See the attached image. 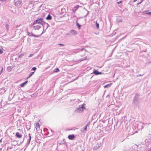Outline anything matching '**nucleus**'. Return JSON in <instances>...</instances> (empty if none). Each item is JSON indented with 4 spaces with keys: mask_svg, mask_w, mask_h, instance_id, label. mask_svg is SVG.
<instances>
[{
    "mask_svg": "<svg viewBox=\"0 0 151 151\" xmlns=\"http://www.w3.org/2000/svg\"><path fill=\"white\" fill-rule=\"evenodd\" d=\"M43 18H38L34 22L32 25H34L36 24H40L42 25H46L47 27L48 25L43 21Z\"/></svg>",
    "mask_w": 151,
    "mask_h": 151,
    "instance_id": "nucleus-1",
    "label": "nucleus"
},
{
    "mask_svg": "<svg viewBox=\"0 0 151 151\" xmlns=\"http://www.w3.org/2000/svg\"><path fill=\"white\" fill-rule=\"evenodd\" d=\"M139 95L138 94H136L134 97L133 103L134 104L137 105L139 102Z\"/></svg>",
    "mask_w": 151,
    "mask_h": 151,
    "instance_id": "nucleus-2",
    "label": "nucleus"
},
{
    "mask_svg": "<svg viewBox=\"0 0 151 151\" xmlns=\"http://www.w3.org/2000/svg\"><path fill=\"white\" fill-rule=\"evenodd\" d=\"M84 109L85 108L83 105H81L79 106L78 107L76 108L75 110L77 112H80L83 111Z\"/></svg>",
    "mask_w": 151,
    "mask_h": 151,
    "instance_id": "nucleus-3",
    "label": "nucleus"
},
{
    "mask_svg": "<svg viewBox=\"0 0 151 151\" xmlns=\"http://www.w3.org/2000/svg\"><path fill=\"white\" fill-rule=\"evenodd\" d=\"M70 32V36L76 35L77 34V32L74 29L71 30Z\"/></svg>",
    "mask_w": 151,
    "mask_h": 151,
    "instance_id": "nucleus-4",
    "label": "nucleus"
},
{
    "mask_svg": "<svg viewBox=\"0 0 151 151\" xmlns=\"http://www.w3.org/2000/svg\"><path fill=\"white\" fill-rule=\"evenodd\" d=\"M27 32V35L29 36H32L36 37H38L40 36V35H35L33 34L32 32Z\"/></svg>",
    "mask_w": 151,
    "mask_h": 151,
    "instance_id": "nucleus-5",
    "label": "nucleus"
},
{
    "mask_svg": "<svg viewBox=\"0 0 151 151\" xmlns=\"http://www.w3.org/2000/svg\"><path fill=\"white\" fill-rule=\"evenodd\" d=\"M41 27V26L38 25H37L33 26V28L35 30H39L40 29Z\"/></svg>",
    "mask_w": 151,
    "mask_h": 151,
    "instance_id": "nucleus-6",
    "label": "nucleus"
},
{
    "mask_svg": "<svg viewBox=\"0 0 151 151\" xmlns=\"http://www.w3.org/2000/svg\"><path fill=\"white\" fill-rule=\"evenodd\" d=\"M93 73H94L95 75H98L99 74H101L102 73L100 72H99L97 70H96V69H94L93 71Z\"/></svg>",
    "mask_w": 151,
    "mask_h": 151,
    "instance_id": "nucleus-7",
    "label": "nucleus"
},
{
    "mask_svg": "<svg viewBox=\"0 0 151 151\" xmlns=\"http://www.w3.org/2000/svg\"><path fill=\"white\" fill-rule=\"evenodd\" d=\"M68 138L70 139L73 140L75 138V136L73 134L69 135L68 136Z\"/></svg>",
    "mask_w": 151,
    "mask_h": 151,
    "instance_id": "nucleus-8",
    "label": "nucleus"
},
{
    "mask_svg": "<svg viewBox=\"0 0 151 151\" xmlns=\"http://www.w3.org/2000/svg\"><path fill=\"white\" fill-rule=\"evenodd\" d=\"M15 136L17 137L20 138L22 137V135L19 132H17L16 133Z\"/></svg>",
    "mask_w": 151,
    "mask_h": 151,
    "instance_id": "nucleus-9",
    "label": "nucleus"
},
{
    "mask_svg": "<svg viewBox=\"0 0 151 151\" xmlns=\"http://www.w3.org/2000/svg\"><path fill=\"white\" fill-rule=\"evenodd\" d=\"M35 126L36 127V128L37 131L38 130H39L40 127V126L39 124L36 123V125H35Z\"/></svg>",
    "mask_w": 151,
    "mask_h": 151,
    "instance_id": "nucleus-10",
    "label": "nucleus"
},
{
    "mask_svg": "<svg viewBox=\"0 0 151 151\" xmlns=\"http://www.w3.org/2000/svg\"><path fill=\"white\" fill-rule=\"evenodd\" d=\"M22 2L21 1L19 0L17 1L15 4L16 5H17L18 6H20Z\"/></svg>",
    "mask_w": 151,
    "mask_h": 151,
    "instance_id": "nucleus-11",
    "label": "nucleus"
},
{
    "mask_svg": "<svg viewBox=\"0 0 151 151\" xmlns=\"http://www.w3.org/2000/svg\"><path fill=\"white\" fill-rule=\"evenodd\" d=\"M28 81H26L24 82L22 84H21L20 85V86L21 87H24L25 85L26 84V83L28 82Z\"/></svg>",
    "mask_w": 151,
    "mask_h": 151,
    "instance_id": "nucleus-12",
    "label": "nucleus"
},
{
    "mask_svg": "<svg viewBox=\"0 0 151 151\" xmlns=\"http://www.w3.org/2000/svg\"><path fill=\"white\" fill-rule=\"evenodd\" d=\"M52 17L50 14L48 15L47 17H46V19L48 20H50L52 19Z\"/></svg>",
    "mask_w": 151,
    "mask_h": 151,
    "instance_id": "nucleus-13",
    "label": "nucleus"
},
{
    "mask_svg": "<svg viewBox=\"0 0 151 151\" xmlns=\"http://www.w3.org/2000/svg\"><path fill=\"white\" fill-rule=\"evenodd\" d=\"M143 13L147 14L150 15H151V12H149V11L147 10L145 11H144Z\"/></svg>",
    "mask_w": 151,
    "mask_h": 151,
    "instance_id": "nucleus-14",
    "label": "nucleus"
},
{
    "mask_svg": "<svg viewBox=\"0 0 151 151\" xmlns=\"http://www.w3.org/2000/svg\"><path fill=\"white\" fill-rule=\"evenodd\" d=\"M34 73L35 71L30 72L29 75V76H28V77L27 78V79H28L29 78H30L31 76H32L33 74Z\"/></svg>",
    "mask_w": 151,
    "mask_h": 151,
    "instance_id": "nucleus-15",
    "label": "nucleus"
},
{
    "mask_svg": "<svg viewBox=\"0 0 151 151\" xmlns=\"http://www.w3.org/2000/svg\"><path fill=\"white\" fill-rule=\"evenodd\" d=\"M45 23L48 25L47 27L46 25H42L43 26V29H44L45 28V30H46L48 28V27H49V25L47 23L45 22Z\"/></svg>",
    "mask_w": 151,
    "mask_h": 151,
    "instance_id": "nucleus-16",
    "label": "nucleus"
},
{
    "mask_svg": "<svg viewBox=\"0 0 151 151\" xmlns=\"http://www.w3.org/2000/svg\"><path fill=\"white\" fill-rule=\"evenodd\" d=\"M29 141L28 142V144H29L30 143V140H31V136L30 135V134H29Z\"/></svg>",
    "mask_w": 151,
    "mask_h": 151,
    "instance_id": "nucleus-17",
    "label": "nucleus"
},
{
    "mask_svg": "<svg viewBox=\"0 0 151 151\" xmlns=\"http://www.w3.org/2000/svg\"><path fill=\"white\" fill-rule=\"evenodd\" d=\"M100 144L98 145H97L96 146L94 147V148L95 149H98L100 147Z\"/></svg>",
    "mask_w": 151,
    "mask_h": 151,
    "instance_id": "nucleus-18",
    "label": "nucleus"
},
{
    "mask_svg": "<svg viewBox=\"0 0 151 151\" xmlns=\"http://www.w3.org/2000/svg\"><path fill=\"white\" fill-rule=\"evenodd\" d=\"M76 25L77 26L79 29H80L81 28V25L78 23L77 22H76Z\"/></svg>",
    "mask_w": 151,
    "mask_h": 151,
    "instance_id": "nucleus-19",
    "label": "nucleus"
},
{
    "mask_svg": "<svg viewBox=\"0 0 151 151\" xmlns=\"http://www.w3.org/2000/svg\"><path fill=\"white\" fill-rule=\"evenodd\" d=\"M59 69L58 68H57L55 69V70H54V72H59Z\"/></svg>",
    "mask_w": 151,
    "mask_h": 151,
    "instance_id": "nucleus-20",
    "label": "nucleus"
},
{
    "mask_svg": "<svg viewBox=\"0 0 151 151\" xmlns=\"http://www.w3.org/2000/svg\"><path fill=\"white\" fill-rule=\"evenodd\" d=\"M110 85L108 84H107V85H105V86H104V87L105 88H107V87H110Z\"/></svg>",
    "mask_w": 151,
    "mask_h": 151,
    "instance_id": "nucleus-21",
    "label": "nucleus"
},
{
    "mask_svg": "<svg viewBox=\"0 0 151 151\" xmlns=\"http://www.w3.org/2000/svg\"><path fill=\"white\" fill-rule=\"evenodd\" d=\"M58 45H60L61 46H64L65 45L64 44H58Z\"/></svg>",
    "mask_w": 151,
    "mask_h": 151,
    "instance_id": "nucleus-22",
    "label": "nucleus"
},
{
    "mask_svg": "<svg viewBox=\"0 0 151 151\" xmlns=\"http://www.w3.org/2000/svg\"><path fill=\"white\" fill-rule=\"evenodd\" d=\"M36 69H37V68L36 67H34L32 68L31 70H36Z\"/></svg>",
    "mask_w": 151,
    "mask_h": 151,
    "instance_id": "nucleus-23",
    "label": "nucleus"
},
{
    "mask_svg": "<svg viewBox=\"0 0 151 151\" xmlns=\"http://www.w3.org/2000/svg\"><path fill=\"white\" fill-rule=\"evenodd\" d=\"M2 48H0V54H2L3 52V51L2 50Z\"/></svg>",
    "mask_w": 151,
    "mask_h": 151,
    "instance_id": "nucleus-24",
    "label": "nucleus"
},
{
    "mask_svg": "<svg viewBox=\"0 0 151 151\" xmlns=\"http://www.w3.org/2000/svg\"><path fill=\"white\" fill-rule=\"evenodd\" d=\"M96 27L97 28H98L99 27V23H97V22L96 23Z\"/></svg>",
    "mask_w": 151,
    "mask_h": 151,
    "instance_id": "nucleus-25",
    "label": "nucleus"
},
{
    "mask_svg": "<svg viewBox=\"0 0 151 151\" xmlns=\"http://www.w3.org/2000/svg\"><path fill=\"white\" fill-rule=\"evenodd\" d=\"M87 125H86L85 126V127L84 128V129L85 130H87Z\"/></svg>",
    "mask_w": 151,
    "mask_h": 151,
    "instance_id": "nucleus-26",
    "label": "nucleus"
},
{
    "mask_svg": "<svg viewBox=\"0 0 151 151\" xmlns=\"http://www.w3.org/2000/svg\"><path fill=\"white\" fill-rule=\"evenodd\" d=\"M65 35H69L70 36V32H69V33L66 34Z\"/></svg>",
    "mask_w": 151,
    "mask_h": 151,
    "instance_id": "nucleus-27",
    "label": "nucleus"
},
{
    "mask_svg": "<svg viewBox=\"0 0 151 151\" xmlns=\"http://www.w3.org/2000/svg\"><path fill=\"white\" fill-rule=\"evenodd\" d=\"M3 70V68L2 67V70H1V71H0V74H1V73H2V72Z\"/></svg>",
    "mask_w": 151,
    "mask_h": 151,
    "instance_id": "nucleus-28",
    "label": "nucleus"
},
{
    "mask_svg": "<svg viewBox=\"0 0 151 151\" xmlns=\"http://www.w3.org/2000/svg\"><path fill=\"white\" fill-rule=\"evenodd\" d=\"M45 30L44 31V30H43L42 33L40 35V36L43 33H44L45 32Z\"/></svg>",
    "mask_w": 151,
    "mask_h": 151,
    "instance_id": "nucleus-29",
    "label": "nucleus"
},
{
    "mask_svg": "<svg viewBox=\"0 0 151 151\" xmlns=\"http://www.w3.org/2000/svg\"><path fill=\"white\" fill-rule=\"evenodd\" d=\"M33 55L32 54H31L29 55V57H31L33 56Z\"/></svg>",
    "mask_w": 151,
    "mask_h": 151,
    "instance_id": "nucleus-30",
    "label": "nucleus"
},
{
    "mask_svg": "<svg viewBox=\"0 0 151 151\" xmlns=\"http://www.w3.org/2000/svg\"><path fill=\"white\" fill-rule=\"evenodd\" d=\"M122 2V1H121L119 2H118V3L119 4H121Z\"/></svg>",
    "mask_w": 151,
    "mask_h": 151,
    "instance_id": "nucleus-31",
    "label": "nucleus"
},
{
    "mask_svg": "<svg viewBox=\"0 0 151 151\" xmlns=\"http://www.w3.org/2000/svg\"><path fill=\"white\" fill-rule=\"evenodd\" d=\"M122 19H119V22H122Z\"/></svg>",
    "mask_w": 151,
    "mask_h": 151,
    "instance_id": "nucleus-32",
    "label": "nucleus"
},
{
    "mask_svg": "<svg viewBox=\"0 0 151 151\" xmlns=\"http://www.w3.org/2000/svg\"><path fill=\"white\" fill-rule=\"evenodd\" d=\"M141 76V75H137L136 76L137 77H139V76Z\"/></svg>",
    "mask_w": 151,
    "mask_h": 151,
    "instance_id": "nucleus-33",
    "label": "nucleus"
},
{
    "mask_svg": "<svg viewBox=\"0 0 151 151\" xmlns=\"http://www.w3.org/2000/svg\"><path fill=\"white\" fill-rule=\"evenodd\" d=\"M1 1H5L6 0H0Z\"/></svg>",
    "mask_w": 151,
    "mask_h": 151,
    "instance_id": "nucleus-34",
    "label": "nucleus"
},
{
    "mask_svg": "<svg viewBox=\"0 0 151 151\" xmlns=\"http://www.w3.org/2000/svg\"><path fill=\"white\" fill-rule=\"evenodd\" d=\"M2 67H0V71H1V70H2Z\"/></svg>",
    "mask_w": 151,
    "mask_h": 151,
    "instance_id": "nucleus-35",
    "label": "nucleus"
},
{
    "mask_svg": "<svg viewBox=\"0 0 151 151\" xmlns=\"http://www.w3.org/2000/svg\"><path fill=\"white\" fill-rule=\"evenodd\" d=\"M10 67H8L7 68V70H9L10 69Z\"/></svg>",
    "mask_w": 151,
    "mask_h": 151,
    "instance_id": "nucleus-36",
    "label": "nucleus"
},
{
    "mask_svg": "<svg viewBox=\"0 0 151 151\" xmlns=\"http://www.w3.org/2000/svg\"><path fill=\"white\" fill-rule=\"evenodd\" d=\"M142 1H141V2H139V3H138V4H140L142 2Z\"/></svg>",
    "mask_w": 151,
    "mask_h": 151,
    "instance_id": "nucleus-37",
    "label": "nucleus"
},
{
    "mask_svg": "<svg viewBox=\"0 0 151 151\" xmlns=\"http://www.w3.org/2000/svg\"><path fill=\"white\" fill-rule=\"evenodd\" d=\"M83 50H83V49H82L81 50V51H83Z\"/></svg>",
    "mask_w": 151,
    "mask_h": 151,
    "instance_id": "nucleus-38",
    "label": "nucleus"
},
{
    "mask_svg": "<svg viewBox=\"0 0 151 151\" xmlns=\"http://www.w3.org/2000/svg\"><path fill=\"white\" fill-rule=\"evenodd\" d=\"M149 63H151V62H149Z\"/></svg>",
    "mask_w": 151,
    "mask_h": 151,
    "instance_id": "nucleus-39",
    "label": "nucleus"
},
{
    "mask_svg": "<svg viewBox=\"0 0 151 151\" xmlns=\"http://www.w3.org/2000/svg\"><path fill=\"white\" fill-rule=\"evenodd\" d=\"M7 28H8V27H6V29H7Z\"/></svg>",
    "mask_w": 151,
    "mask_h": 151,
    "instance_id": "nucleus-40",
    "label": "nucleus"
},
{
    "mask_svg": "<svg viewBox=\"0 0 151 151\" xmlns=\"http://www.w3.org/2000/svg\"><path fill=\"white\" fill-rule=\"evenodd\" d=\"M7 28H8V27H6V29H7Z\"/></svg>",
    "mask_w": 151,
    "mask_h": 151,
    "instance_id": "nucleus-41",
    "label": "nucleus"
},
{
    "mask_svg": "<svg viewBox=\"0 0 151 151\" xmlns=\"http://www.w3.org/2000/svg\"><path fill=\"white\" fill-rule=\"evenodd\" d=\"M150 151H151V149L150 150Z\"/></svg>",
    "mask_w": 151,
    "mask_h": 151,
    "instance_id": "nucleus-42",
    "label": "nucleus"
},
{
    "mask_svg": "<svg viewBox=\"0 0 151 151\" xmlns=\"http://www.w3.org/2000/svg\"><path fill=\"white\" fill-rule=\"evenodd\" d=\"M150 151V150H149V151Z\"/></svg>",
    "mask_w": 151,
    "mask_h": 151,
    "instance_id": "nucleus-43",
    "label": "nucleus"
}]
</instances>
